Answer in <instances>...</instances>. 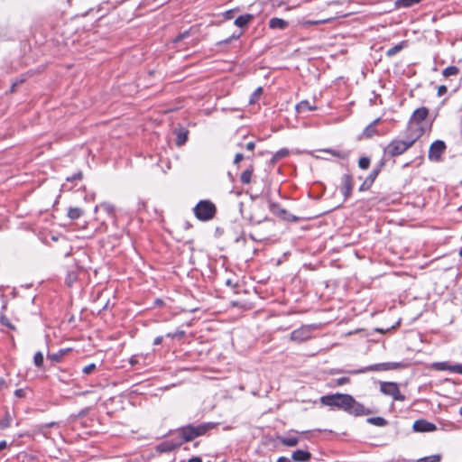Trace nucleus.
I'll return each mask as SVG.
<instances>
[{
	"label": "nucleus",
	"instance_id": "nucleus-33",
	"mask_svg": "<svg viewBox=\"0 0 462 462\" xmlns=\"http://www.w3.org/2000/svg\"><path fill=\"white\" fill-rule=\"evenodd\" d=\"M271 210L274 213V214H277L281 217H283V215L286 214V210L285 209H282L278 205H275V204H271Z\"/></svg>",
	"mask_w": 462,
	"mask_h": 462
},
{
	"label": "nucleus",
	"instance_id": "nucleus-52",
	"mask_svg": "<svg viewBox=\"0 0 462 462\" xmlns=\"http://www.w3.org/2000/svg\"><path fill=\"white\" fill-rule=\"evenodd\" d=\"M5 381L3 378H0V391L5 387Z\"/></svg>",
	"mask_w": 462,
	"mask_h": 462
},
{
	"label": "nucleus",
	"instance_id": "nucleus-35",
	"mask_svg": "<svg viewBox=\"0 0 462 462\" xmlns=\"http://www.w3.org/2000/svg\"><path fill=\"white\" fill-rule=\"evenodd\" d=\"M245 158L246 159H251V156H245L243 153L241 152H237L235 156V159H234V164L237 165L239 164V162L244 160Z\"/></svg>",
	"mask_w": 462,
	"mask_h": 462
},
{
	"label": "nucleus",
	"instance_id": "nucleus-26",
	"mask_svg": "<svg viewBox=\"0 0 462 462\" xmlns=\"http://www.w3.org/2000/svg\"><path fill=\"white\" fill-rule=\"evenodd\" d=\"M83 214V211L79 208H69L68 210V217L70 219H78Z\"/></svg>",
	"mask_w": 462,
	"mask_h": 462
},
{
	"label": "nucleus",
	"instance_id": "nucleus-32",
	"mask_svg": "<svg viewBox=\"0 0 462 462\" xmlns=\"http://www.w3.org/2000/svg\"><path fill=\"white\" fill-rule=\"evenodd\" d=\"M370 165V159L368 157H361L358 161V166L363 169L366 170L369 168Z\"/></svg>",
	"mask_w": 462,
	"mask_h": 462
},
{
	"label": "nucleus",
	"instance_id": "nucleus-48",
	"mask_svg": "<svg viewBox=\"0 0 462 462\" xmlns=\"http://www.w3.org/2000/svg\"><path fill=\"white\" fill-rule=\"evenodd\" d=\"M254 147H255V143L254 142H249L246 143L245 145V149L248 151V152H253L254 150Z\"/></svg>",
	"mask_w": 462,
	"mask_h": 462
},
{
	"label": "nucleus",
	"instance_id": "nucleus-47",
	"mask_svg": "<svg viewBox=\"0 0 462 462\" xmlns=\"http://www.w3.org/2000/svg\"><path fill=\"white\" fill-rule=\"evenodd\" d=\"M61 356H62V353L49 355V358L55 362H59L60 360Z\"/></svg>",
	"mask_w": 462,
	"mask_h": 462
},
{
	"label": "nucleus",
	"instance_id": "nucleus-55",
	"mask_svg": "<svg viewBox=\"0 0 462 462\" xmlns=\"http://www.w3.org/2000/svg\"><path fill=\"white\" fill-rule=\"evenodd\" d=\"M251 221H252L253 223H255V224H260V223L262 222V220H261V219H259V220H254V218H253V217L251 218Z\"/></svg>",
	"mask_w": 462,
	"mask_h": 462
},
{
	"label": "nucleus",
	"instance_id": "nucleus-37",
	"mask_svg": "<svg viewBox=\"0 0 462 462\" xmlns=\"http://www.w3.org/2000/svg\"><path fill=\"white\" fill-rule=\"evenodd\" d=\"M323 152H329V153L333 154L334 156L340 157V158H346V153H340L339 152L332 151L330 149H326Z\"/></svg>",
	"mask_w": 462,
	"mask_h": 462
},
{
	"label": "nucleus",
	"instance_id": "nucleus-14",
	"mask_svg": "<svg viewBox=\"0 0 462 462\" xmlns=\"http://www.w3.org/2000/svg\"><path fill=\"white\" fill-rule=\"evenodd\" d=\"M181 445V441H173V440H167L160 443L157 446V450L159 452L164 453V452H171L177 448H179Z\"/></svg>",
	"mask_w": 462,
	"mask_h": 462
},
{
	"label": "nucleus",
	"instance_id": "nucleus-50",
	"mask_svg": "<svg viewBox=\"0 0 462 462\" xmlns=\"http://www.w3.org/2000/svg\"><path fill=\"white\" fill-rule=\"evenodd\" d=\"M277 462H292V459L291 458H289L287 457H280L278 459H277Z\"/></svg>",
	"mask_w": 462,
	"mask_h": 462
},
{
	"label": "nucleus",
	"instance_id": "nucleus-51",
	"mask_svg": "<svg viewBox=\"0 0 462 462\" xmlns=\"http://www.w3.org/2000/svg\"><path fill=\"white\" fill-rule=\"evenodd\" d=\"M188 462H202V460L199 457H192Z\"/></svg>",
	"mask_w": 462,
	"mask_h": 462
},
{
	"label": "nucleus",
	"instance_id": "nucleus-39",
	"mask_svg": "<svg viewBox=\"0 0 462 462\" xmlns=\"http://www.w3.org/2000/svg\"><path fill=\"white\" fill-rule=\"evenodd\" d=\"M10 422H11V418H10V415L9 414H6V417L5 419V420H3L0 424V427L2 429H5V428H7L10 426Z\"/></svg>",
	"mask_w": 462,
	"mask_h": 462
},
{
	"label": "nucleus",
	"instance_id": "nucleus-45",
	"mask_svg": "<svg viewBox=\"0 0 462 462\" xmlns=\"http://www.w3.org/2000/svg\"><path fill=\"white\" fill-rule=\"evenodd\" d=\"M447 87L445 85H441L438 88V96L442 97L447 93Z\"/></svg>",
	"mask_w": 462,
	"mask_h": 462
},
{
	"label": "nucleus",
	"instance_id": "nucleus-6",
	"mask_svg": "<svg viewBox=\"0 0 462 462\" xmlns=\"http://www.w3.org/2000/svg\"><path fill=\"white\" fill-rule=\"evenodd\" d=\"M403 367H405V365L402 362L380 363V364H375V365H372L364 367L363 369H361L359 371V373L396 370V369H402Z\"/></svg>",
	"mask_w": 462,
	"mask_h": 462
},
{
	"label": "nucleus",
	"instance_id": "nucleus-12",
	"mask_svg": "<svg viewBox=\"0 0 462 462\" xmlns=\"http://www.w3.org/2000/svg\"><path fill=\"white\" fill-rule=\"evenodd\" d=\"M432 367L435 370L439 371H450L452 373H457L459 374H462V365L461 364H455L450 365L448 362H437L432 364Z\"/></svg>",
	"mask_w": 462,
	"mask_h": 462
},
{
	"label": "nucleus",
	"instance_id": "nucleus-11",
	"mask_svg": "<svg viewBox=\"0 0 462 462\" xmlns=\"http://www.w3.org/2000/svg\"><path fill=\"white\" fill-rule=\"evenodd\" d=\"M354 187L353 178L349 174H344L341 178L340 191L344 195L345 200H346L352 194Z\"/></svg>",
	"mask_w": 462,
	"mask_h": 462
},
{
	"label": "nucleus",
	"instance_id": "nucleus-3",
	"mask_svg": "<svg viewBox=\"0 0 462 462\" xmlns=\"http://www.w3.org/2000/svg\"><path fill=\"white\" fill-rule=\"evenodd\" d=\"M211 428L209 424H200L193 426L191 424L184 426L178 430L181 443L183 441H191L199 436H201Z\"/></svg>",
	"mask_w": 462,
	"mask_h": 462
},
{
	"label": "nucleus",
	"instance_id": "nucleus-24",
	"mask_svg": "<svg viewBox=\"0 0 462 462\" xmlns=\"http://www.w3.org/2000/svg\"><path fill=\"white\" fill-rule=\"evenodd\" d=\"M281 443L287 447H295L299 443L297 437H283L280 439Z\"/></svg>",
	"mask_w": 462,
	"mask_h": 462
},
{
	"label": "nucleus",
	"instance_id": "nucleus-49",
	"mask_svg": "<svg viewBox=\"0 0 462 462\" xmlns=\"http://www.w3.org/2000/svg\"><path fill=\"white\" fill-rule=\"evenodd\" d=\"M162 341H163V337L159 336L154 338L153 345L158 346V345L162 344Z\"/></svg>",
	"mask_w": 462,
	"mask_h": 462
},
{
	"label": "nucleus",
	"instance_id": "nucleus-22",
	"mask_svg": "<svg viewBox=\"0 0 462 462\" xmlns=\"http://www.w3.org/2000/svg\"><path fill=\"white\" fill-rule=\"evenodd\" d=\"M422 0H396L395 7L396 8H408L416 4H419Z\"/></svg>",
	"mask_w": 462,
	"mask_h": 462
},
{
	"label": "nucleus",
	"instance_id": "nucleus-58",
	"mask_svg": "<svg viewBox=\"0 0 462 462\" xmlns=\"http://www.w3.org/2000/svg\"><path fill=\"white\" fill-rule=\"evenodd\" d=\"M459 414L462 416V407L459 410Z\"/></svg>",
	"mask_w": 462,
	"mask_h": 462
},
{
	"label": "nucleus",
	"instance_id": "nucleus-23",
	"mask_svg": "<svg viewBox=\"0 0 462 462\" xmlns=\"http://www.w3.org/2000/svg\"><path fill=\"white\" fill-rule=\"evenodd\" d=\"M253 171H254V167L251 165L249 168H247L245 171H244L241 173L240 181L243 184H249L251 181Z\"/></svg>",
	"mask_w": 462,
	"mask_h": 462
},
{
	"label": "nucleus",
	"instance_id": "nucleus-46",
	"mask_svg": "<svg viewBox=\"0 0 462 462\" xmlns=\"http://www.w3.org/2000/svg\"><path fill=\"white\" fill-rule=\"evenodd\" d=\"M25 390L24 389H17L15 390L14 392V395L17 397V398H23L25 397Z\"/></svg>",
	"mask_w": 462,
	"mask_h": 462
},
{
	"label": "nucleus",
	"instance_id": "nucleus-34",
	"mask_svg": "<svg viewBox=\"0 0 462 462\" xmlns=\"http://www.w3.org/2000/svg\"><path fill=\"white\" fill-rule=\"evenodd\" d=\"M190 35V31L188 30V31H184L183 32L180 33L175 39H174V42H179L184 39H186L187 37H189Z\"/></svg>",
	"mask_w": 462,
	"mask_h": 462
},
{
	"label": "nucleus",
	"instance_id": "nucleus-18",
	"mask_svg": "<svg viewBox=\"0 0 462 462\" xmlns=\"http://www.w3.org/2000/svg\"><path fill=\"white\" fill-rule=\"evenodd\" d=\"M174 133L176 134V144L178 146H182L188 140L189 131L184 128L175 129Z\"/></svg>",
	"mask_w": 462,
	"mask_h": 462
},
{
	"label": "nucleus",
	"instance_id": "nucleus-29",
	"mask_svg": "<svg viewBox=\"0 0 462 462\" xmlns=\"http://www.w3.org/2000/svg\"><path fill=\"white\" fill-rule=\"evenodd\" d=\"M33 363L37 367H42L43 365V355L42 352H36L33 356Z\"/></svg>",
	"mask_w": 462,
	"mask_h": 462
},
{
	"label": "nucleus",
	"instance_id": "nucleus-16",
	"mask_svg": "<svg viewBox=\"0 0 462 462\" xmlns=\"http://www.w3.org/2000/svg\"><path fill=\"white\" fill-rule=\"evenodd\" d=\"M254 16L253 14H245L238 16L235 20L234 23L237 27L245 28L254 20Z\"/></svg>",
	"mask_w": 462,
	"mask_h": 462
},
{
	"label": "nucleus",
	"instance_id": "nucleus-41",
	"mask_svg": "<svg viewBox=\"0 0 462 462\" xmlns=\"http://www.w3.org/2000/svg\"><path fill=\"white\" fill-rule=\"evenodd\" d=\"M240 35H241V33H239L237 35L233 34L231 37H229V38H227V39H226L224 41L219 42V44H222V43L228 44L232 40L238 39L240 37Z\"/></svg>",
	"mask_w": 462,
	"mask_h": 462
},
{
	"label": "nucleus",
	"instance_id": "nucleus-56",
	"mask_svg": "<svg viewBox=\"0 0 462 462\" xmlns=\"http://www.w3.org/2000/svg\"><path fill=\"white\" fill-rule=\"evenodd\" d=\"M130 363H131L132 365H134V364H135V360H134V358H131Z\"/></svg>",
	"mask_w": 462,
	"mask_h": 462
},
{
	"label": "nucleus",
	"instance_id": "nucleus-43",
	"mask_svg": "<svg viewBox=\"0 0 462 462\" xmlns=\"http://www.w3.org/2000/svg\"><path fill=\"white\" fill-rule=\"evenodd\" d=\"M81 179H82V173L79 171V172L72 175L71 177H68L67 180L68 181H73V180H81Z\"/></svg>",
	"mask_w": 462,
	"mask_h": 462
},
{
	"label": "nucleus",
	"instance_id": "nucleus-31",
	"mask_svg": "<svg viewBox=\"0 0 462 462\" xmlns=\"http://www.w3.org/2000/svg\"><path fill=\"white\" fill-rule=\"evenodd\" d=\"M262 95V88H256L254 93L250 97V104H254L261 97Z\"/></svg>",
	"mask_w": 462,
	"mask_h": 462
},
{
	"label": "nucleus",
	"instance_id": "nucleus-42",
	"mask_svg": "<svg viewBox=\"0 0 462 462\" xmlns=\"http://www.w3.org/2000/svg\"><path fill=\"white\" fill-rule=\"evenodd\" d=\"M235 10H228L224 13V18L226 20H231L234 18Z\"/></svg>",
	"mask_w": 462,
	"mask_h": 462
},
{
	"label": "nucleus",
	"instance_id": "nucleus-10",
	"mask_svg": "<svg viewBox=\"0 0 462 462\" xmlns=\"http://www.w3.org/2000/svg\"><path fill=\"white\" fill-rule=\"evenodd\" d=\"M446 149L445 143L443 141H435L431 143L429 151V158L431 161H439L441 154Z\"/></svg>",
	"mask_w": 462,
	"mask_h": 462
},
{
	"label": "nucleus",
	"instance_id": "nucleus-4",
	"mask_svg": "<svg viewBox=\"0 0 462 462\" xmlns=\"http://www.w3.org/2000/svg\"><path fill=\"white\" fill-rule=\"evenodd\" d=\"M216 212V206L209 200H200L194 208L195 216L202 221L212 219Z\"/></svg>",
	"mask_w": 462,
	"mask_h": 462
},
{
	"label": "nucleus",
	"instance_id": "nucleus-57",
	"mask_svg": "<svg viewBox=\"0 0 462 462\" xmlns=\"http://www.w3.org/2000/svg\"><path fill=\"white\" fill-rule=\"evenodd\" d=\"M15 87H16V83H14L13 86H12V91H14Z\"/></svg>",
	"mask_w": 462,
	"mask_h": 462
},
{
	"label": "nucleus",
	"instance_id": "nucleus-5",
	"mask_svg": "<svg viewBox=\"0 0 462 462\" xmlns=\"http://www.w3.org/2000/svg\"><path fill=\"white\" fill-rule=\"evenodd\" d=\"M429 115V109L425 106H422V107H420V108H417L411 119H410V122H409V125H408V128H407V133H413L414 130L417 128V127H420L419 125V124H420L423 120L426 119V117L428 116Z\"/></svg>",
	"mask_w": 462,
	"mask_h": 462
},
{
	"label": "nucleus",
	"instance_id": "nucleus-17",
	"mask_svg": "<svg viewBox=\"0 0 462 462\" xmlns=\"http://www.w3.org/2000/svg\"><path fill=\"white\" fill-rule=\"evenodd\" d=\"M289 23L283 19L273 17L269 21V26L274 30H284L288 27Z\"/></svg>",
	"mask_w": 462,
	"mask_h": 462
},
{
	"label": "nucleus",
	"instance_id": "nucleus-44",
	"mask_svg": "<svg viewBox=\"0 0 462 462\" xmlns=\"http://www.w3.org/2000/svg\"><path fill=\"white\" fill-rule=\"evenodd\" d=\"M349 382V378L348 377H341V378H337L336 380V384L337 385H343L345 383H347Z\"/></svg>",
	"mask_w": 462,
	"mask_h": 462
},
{
	"label": "nucleus",
	"instance_id": "nucleus-2",
	"mask_svg": "<svg viewBox=\"0 0 462 462\" xmlns=\"http://www.w3.org/2000/svg\"><path fill=\"white\" fill-rule=\"evenodd\" d=\"M423 128L417 127L413 133H407L406 140H393L383 150L384 156L395 157L404 153L422 135Z\"/></svg>",
	"mask_w": 462,
	"mask_h": 462
},
{
	"label": "nucleus",
	"instance_id": "nucleus-13",
	"mask_svg": "<svg viewBox=\"0 0 462 462\" xmlns=\"http://www.w3.org/2000/svg\"><path fill=\"white\" fill-rule=\"evenodd\" d=\"M412 429L417 432H431L436 430L437 427L426 420H418L413 423Z\"/></svg>",
	"mask_w": 462,
	"mask_h": 462
},
{
	"label": "nucleus",
	"instance_id": "nucleus-59",
	"mask_svg": "<svg viewBox=\"0 0 462 462\" xmlns=\"http://www.w3.org/2000/svg\"><path fill=\"white\" fill-rule=\"evenodd\" d=\"M459 254L462 256V248L460 249Z\"/></svg>",
	"mask_w": 462,
	"mask_h": 462
},
{
	"label": "nucleus",
	"instance_id": "nucleus-36",
	"mask_svg": "<svg viewBox=\"0 0 462 462\" xmlns=\"http://www.w3.org/2000/svg\"><path fill=\"white\" fill-rule=\"evenodd\" d=\"M96 369V365L95 364H90L87 366H85L82 370V372L86 374H91L94 370Z\"/></svg>",
	"mask_w": 462,
	"mask_h": 462
},
{
	"label": "nucleus",
	"instance_id": "nucleus-8",
	"mask_svg": "<svg viewBox=\"0 0 462 462\" xmlns=\"http://www.w3.org/2000/svg\"><path fill=\"white\" fill-rule=\"evenodd\" d=\"M311 326H302L291 333V339L295 342H303L311 337Z\"/></svg>",
	"mask_w": 462,
	"mask_h": 462
},
{
	"label": "nucleus",
	"instance_id": "nucleus-19",
	"mask_svg": "<svg viewBox=\"0 0 462 462\" xmlns=\"http://www.w3.org/2000/svg\"><path fill=\"white\" fill-rule=\"evenodd\" d=\"M317 109L315 105H310L309 101L302 100L296 105V111L299 114H303L309 111H314Z\"/></svg>",
	"mask_w": 462,
	"mask_h": 462
},
{
	"label": "nucleus",
	"instance_id": "nucleus-28",
	"mask_svg": "<svg viewBox=\"0 0 462 462\" xmlns=\"http://www.w3.org/2000/svg\"><path fill=\"white\" fill-rule=\"evenodd\" d=\"M290 152L288 149L283 148L275 152V154L273 157V162H278L289 155Z\"/></svg>",
	"mask_w": 462,
	"mask_h": 462
},
{
	"label": "nucleus",
	"instance_id": "nucleus-54",
	"mask_svg": "<svg viewBox=\"0 0 462 462\" xmlns=\"http://www.w3.org/2000/svg\"><path fill=\"white\" fill-rule=\"evenodd\" d=\"M55 424H56L55 422H51V423H48V424H44V425L42 426V430H43L44 428L54 426Z\"/></svg>",
	"mask_w": 462,
	"mask_h": 462
},
{
	"label": "nucleus",
	"instance_id": "nucleus-20",
	"mask_svg": "<svg viewBox=\"0 0 462 462\" xmlns=\"http://www.w3.org/2000/svg\"><path fill=\"white\" fill-rule=\"evenodd\" d=\"M380 122V118H376L375 120H374L371 124H369L364 130L363 132V134L367 137V138H371L372 136H374V134H377V131H376V125Z\"/></svg>",
	"mask_w": 462,
	"mask_h": 462
},
{
	"label": "nucleus",
	"instance_id": "nucleus-7",
	"mask_svg": "<svg viewBox=\"0 0 462 462\" xmlns=\"http://www.w3.org/2000/svg\"><path fill=\"white\" fill-rule=\"evenodd\" d=\"M380 390L383 394L392 396L395 401L402 402L405 400V396L401 393L396 383L383 382L381 383Z\"/></svg>",
	"mask_w": 462,
	"mask_h": 462
},
{
	"label": "nucleus",
	"instance_id": "nucleus-1",
	"mask_svg": "<svg viewBox=\"0 0 462 462\" xmlns=\"http://www.w3.org/2000/svg\"><path fill=\"white\" fill-rule=\"evenodd\" d=\"M320 402L326 406L336 407L343 410L355 416H362L371 413L369 409L356 402L354 397L349 394L334 393L325 395L320 398Z\"/></svg>",
	"mask_w": 462,
	"mask_h": 462
},
{
	"label": "nucleus",
	"instance_id": "nucleus-30",
	"mask_svg": "<svg viewBox=\"0 0 462 462\" xmlns=\"http://www.w3.org/2000/svg\"><path fill=\"white\" fill-rule=\"evenodd\" d=\"M441 460V455H432L418 460V462H439Z\"/></svg>",
	"mask_w": 462,
	"mask_h": 462
},
{
	"label": "nucleus",
	"instance_id": "nucleus-25",
	"mask_svg": "<svg viewBox=\"0 0 462 462\" xmlns=\"http://www.w3.org/2000/svg\"><path fill=\"white\" fill-rule=\"evenodd\" d=\"M367 422L378 427H383L387 424V420L383 417H371L367 419Z\"/></svg>",
	"mask_w": 462,
	"mask_h": 462
},
{
	"label": "nucleus",
	"instance_id": "nucleus-21",
	"mask_svg": "<svg viewBox=\"0 0 462 462\" xmlns=\"http://www.w3.org/2000/svg\"><path fill=\"white\" fill-rule=\"evenodd\" d=\"M407 47V42L402 41L386 51L387 57H393Z\"/></svg>",
	"mask_w": 462,
	"mask_h": 462
},
{
	"label": "nucleus",
	"instance_id": "nucleus-15",
	"mask_svg": "<svg viewBox=\"0 0 462 462\" xmlns=\"http://www.w3.org/2000/svg\"><path fill=\"white\" fill-rule=\"evenodd\" d=\"M311 458V454L303 449L295 450L291 455V459L296 462H307Z\"/></svg>",
	"mask_w": 462,
	"mask_h": 462
},
{
	"label": "nucleus",
	"instance_id": "nucleus-53",
	"mask_svg": "<svg viewBox=\"0 0 462 462\" xmlns=\"http://www.w3.org/2000/svg\"><path fill=\"white\" fill-rule=\"evenodd\" d=\"M6 446H7L6 441H5V440H4V441H1V442H0V450H2V449H4V448H6Z\"/></svg>",
	"mask_w": 462,
	"mask_h": 462
},
{
	"label": "nucleus",
	"instance_id": "nucleus-38",
	"mask_svg": "<svg viewBox=\"0 0 462 462\" xmlns=\"http://www.w3.org/2000/svg\"><path fill=\"white\" fill-rule=\"evenodd\" d=\"M332 20H333V18H328V19H324V20L309 21L307 23H309V24H322V23H329Z\"/></svg>",
	"mask_w": 462,
	"mask_h": 462
},
{
	"label": "nucleus",
	"instance_id": "nucleus-40",
	"mask_svg": "<svg viewBox=\"0 0 462 462\" xmlns=\"http://www.w3.org/2000/svg\"><path fill=\"white\" fill-rule=\"evenodd\" d=\"M101 207L107 212V213H113L115 210V208L113 205L109 203H104L101 205Z\"/></svg>",
	"mask_w": 462,
	"mask_h": 462
},
{
	"label": "nucleus",
	"instance_id": "nucleus-9",
	"mask_svg": "<svg viewBox=\"0 0 462 462\" xmlns=\"http://www.w3.org/2000/svg\"><path fill=\"white\" fill-rule=\"evenodd\" d=\"M384 162L383 161L380 162L379 165L373 169L371 173L367 176L365 181L359 187V191H365L371 188L378 174L380 173Z\"/></svg>",
	"mask_w": 462,
	"mask_h": 462
},
{
	"label": "nucleus",
	"instance_id": "nucleus-27",
	"mask_svg": "<svg viewBox=\"0 0 462 462\" xmlns=\"http://www.w3.org/2000/svg\"><path fill=\"white\" fill-rule=\"evenodd\" d=\"M459 72V69L456 66H449V67H447L443 71H442V75L446 78L448 77H450V76H455V75H457Z\"/></svg>",
	"mask_w": 462,
	"mask_h": 462
}]
</instances>
